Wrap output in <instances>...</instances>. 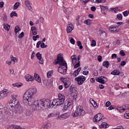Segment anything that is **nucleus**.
I'll list each match as a JSON object with an SVG mask.
<instances>
[{
    "instance_id": "obj_1",
    "label": "nucleus",
    "mask_w": 129,
    "mask_h": 129,
    "mask_svg": "<svg viewBox=\"0 0 129 129\" xmlns=\"http://www.w3.org/2000/svg\"><path fill=\"white\" fill-rule=\"evenodd\" d=\"M37 93L36 88H31L26 91L23 96V102L25 104H28L32 106L34 110L37 109L44 110L46 106L50 105V100L47 99H42L35 101L34 96Z\"/></svg>"
},
{
    "instance_id": "obj_2",
    "label": "nucleus",
    "mask_w": 129,
    "mask_h": 129,
    "mask_svg": "<svg viewBox=\"0 0 129 129\" xmlns=\"http://www.w3.org/2000/svg\"><path fill=\"white\" fill-rule=\"evenodd\" d=\"M12 101L9 102L8 104V107L10 109L15 113H19L22 114L24 112V108L20 103V100L18 99V95H12Z\"/></svg>"
},
{
    "instance_id": "obj_3",
    "label": "nucleus",
    "mask_w": 129,
    "mask_h": 129,
    "mask_svg": "<svg viewBox=\"0 0 129 129\" xmlns=\"http://www.w3.org/2000/svg\"><path fill=\"white\" fill-rule=\"evenodd\" d=\"M53 63L55 65L59 64V67L58 69L59 73L61 74H66V72H67V63L63 59V56H61V54L57 55V59L54 60Z\"/></svg>"
},
{
    "instance_id": "obj_4",
    "label": "nucleus",
    "mask_w": 129,
    "mask_h": 129,
    "mask_svg": "<svg viewBox=\"0 0 129 129\" xmlns=\"http://www.w3.org/2000/svg\"><path fill=\"white\" fill-rule=\"evenodd\" d=\"M64 101L65 96L60 93L58 95V98L52 100L51 103V101L49 100V106H46L45 108V109H47V108H50H50H52V107L56 108L58 105H63V104H64Z\"/></svg>"
},
{
    "instance_id": "obj_5",
    "label": "nucleus",
    "mask_w": 129,
    "mask_h": 129,
    "mask_svg": "<svg viewBox=\"0 0 129 129\" xmlns=\"http://www.w3.org/2000/svg\"><path fill=\"white\" fill-rule=\"evenodd\" d=\"M72 115L73 117H78V116H83V115H85L84 108L81 105L77 106L75 112H73Z\"/></svg>"
},
{
    "instance_id": "obj_6",
    "label": "nucleus",
    "mask_w": 129,
    "mask_h": 129,
    "mask_svg": "<svg viewBox=\"0 0 129 129\" xmlns=\"http://www.w3.org/2000/svg\"><path fill=\"white\" fill-rule=\"evenodd\" d=\"M10 113V115H13L14 112L12 110L11 108H9V105H8L7 107H5L4 108L0 109V114H3V115H6L7 113Z\"/></svg>"
},
{
    "instance_id": "obj_7",
    "label": "nucleus",
    "mask_w": 129,
    "mask_h": 129,
    "mask_svg": "<svg viewBox=\"0 0 129 129\" xmlns=\"http://www.w3.org/2000/svg\"><path fill=\"white\" fill-rule=\"evenodd\" d=\"M73 100L71 98H68L65 102L63 109L66 110L68 108H72L73 107Z\"/></svg>"
},
{
    "instance_id": "obj_8",
    "label": "nucleus",
    "mask_w": 129,
    "mask_h": 129,
    "mask_svg": "<svg viewBox=\"0 0 129 129\" xmlns=\"http://www.w3.org/2000/svg\"><path fill=\"white\" fill-rule=\"evenodd\" d=\"M75 80L78 82L79 85H82L84 83V81L86 80V78L84 76H79L75 78Z\"/></svg>"
},
{
    "instance_id": "obj_9",
    "label": "nucleus",
    "mask_w": 129,
    "mask_h": 129,
    "mask_svg": "<svg viewBox=\"0 0 129 129\" xmlns=\"http://www.w3.org/2000/svg\"><path fill=\"white\" fill-rule=\"evenodd\" d=\"M96 81L101 83V84H105V83L107 82L108 79L107 78L103 76H101L96 79Z\"/></svg>"
},
{
    "instance_id": "obj_10",
    "label": "nucleus",
    "mask_w": 129,
    "mask_h": 129,
    "mask_svg": "<svg viewBox=\"0 0 129 129\" xmlns=\"http://www.w3.org/2000/svg\"><path fill=\"white\" fill-rule=\"evenodd\" d=\"M103 118V115L101 113H98L93 118V121H94V122H99Z\"/></svg>"
},
{
    "instance_id": "obj_11",
    "label": "nucleus",
    "mask_w": 129,
    "mask_h": 129,
    "mask_svg": "<svg viewBox=\"0 0 129 129\" xmlns=\"http://www.w3.org/2000/svg\"><path fill=\"white\" fill-rule=\"evenodd\" d=\"M62 82L64 84L65 88H68L70 86V82H69V79L63 78L61 80Z\"/></svg>"
},
{
    "instance_id": "obj_12",
    "label": "nucleus",
    "mask_w": 129,
    "mask_h": 129,
    "mask_svg": "<svg viewBox=\"0 0 129 129\" xmlns=\"http://www.w3.org/2000/svg\"><path fill=\"white\" fill-rule=\"evenodd\" d=\"M8 95V92H7V90H4L0 92V99H4L5 97H7Z\"/></svg>"
},
{
    "instance_id": "obj_13",
    "label": "nucleus",
    "mask_w": 129,
    "mask_h": 129,
    "mask_svg": "<svg viewBox=\"0 0 129 129\" xmlns=\"http://www.w3.org/2000/svg\"><path fill=\"white\" fill-rule=\"evenodd\" d=\"M74 30V26H73V24H70L68 25V27L67 28V32L68 34L69 33H72V31Z\"/></svg>"
},
{
    "instance_id": "obj_14",
    "label": "nucleus",
    "mask_w": 129,
    "mask_h": 129,
    "mask_svg": "<svg viewBox=\"0 0 129 129\" xmlns=\"http://www.w3.org/2000/svg\"><path fill=\"white\" fill-rule=\"evenodd\" d=\"M25 78L27 82H32L34 80V77L31 76L30 75H26Z\"/></svg>"
},
{
    "instance_id": "obj_15",
    "label": "nucleus",
    "mask_w": 129,
    "mask_h": 129,
    "mask_svg": "<svg viewBox=\"0 0 129 129\" xmlns=\"http://www.w3.org/2000/svg\"><path fill=\"white\" fill-rule=\"evenodd\" d=\"M35 56L39 60V63L40 64H43L44 63V60L43 59H42V54L40 53V52H37Z\"/></svg>"
},
{
    "instance_id": "obj_16",
    "label": "nucleus",
    "mask_w": 129,
    "mask_h": 129,
    "mask_svg": "<svg viewBox=\"0 0 129 129\" xmlns=\"http://www.w3.org/2000/svg\"><path fill=\"white\" fill-rule=\"evenodd\" d=\"M117 28H118V26L117 25H111L109 27V31L113 32H116V31H117Z\"/></svg>"
},
{
    "instance_id": "obj_17",
    "label": "nucleus",
    "mask_w": 129,
    "mask_h": 129,
    "mask_svg": "<svg viewBox=\"0 0 129 129\" xmlns=\"http://www.w3.org/2000/svg\"><path fill=\"white\" fill-rule=\"evenodd\" d=\"M34 78H35V80H36V81L38 82V83H42V80H41V78L40 77V76H39V75H38L36 73H34Z\"/></svg>"
},
{
    "instance_id": "obj_18",
    "label": "nucleus",
    "mask_w": 129,
    "mask_h": 129,
    "mask_svg": "<svg viewBox=\"0 0 129 129\" xmlns=\"http://www.w3.org/2000/svg\"><path fill=\"white\" fill-rule=\"evenodd\" d=\"M81 71V68L80 67L77 70H75L74 72V73L73 74V76L74 77H77V76H78V75Z\"/></svg>"
},
{
    "instance_id": "obj_19",
    "label": "nucleus",
    "mask_w": 129,
    "mask_h": 129,
    "mask_svg": "<svg viewBox=\"0 0 129 129\" xmlns=\"http://www.w3.org/2000/svg\"><path fill=\"white\" fill-rule=\"evenodd\" d=\"M109 127V125L105 122L102 123V124L100 125V128H108Z\"/></svg>"
},
{
    "instance_id": "obj_20",
    "label": "nucleus",
    "mask_w": 129,
    "mask_h": 129,
    "mask_svg": "<svg viewBox=\"0 0 129 129\" xmlns=\"http://www.w3.org/2000/svg\"><path fill=\"white\" fill-rule=\"evenodd\" d=\"M100 7L102 14H105V12H106L108 10V7L107 6L104 7L102 5H101Z\"/></svg>"
},
{
    "instance_id": "obj_21",
    "label": "nucleus",
    "mask_w": 129,
    "mask_h": 129,
    "mask_svg": "<svg viewBox=\"0 0 129 129\" xmlns=\"http://www.w3.org/2000/svg\"><path fill=\"white\" fill-rule=\"evenodd\" d=\"M25 129L24 128H23L19 125H11L10 127L8 128V129Z\"/></svg>"
},
{
    "instance_id": "obj_22",
    "label": "nucleus",
    "mask_w": 129,
    "mask_h": 129,
    "mask_svg": "<svg viewBox=\"0 0 129 129\" xmlns=\"http://www.w3.org/2000/svg\"><path fill=\"white\" fill-rule=\"evenodd\" d=\"M25 5L27 7V8H28V10H32V7H31V3H30V1L25 0Z\"/></svg>"
},
{
    "instance_id": "obj_23",
    "label": "nucleus",
    "mask_w": 129,
    "mask_h": 129,
    "mask_svg": "<svg viewBox=\"0 0 129 129\" xmlns=\"http://www.w3.org/2000/svg\"><path fill=\"white\" fill-rule=\"evenodd\" d=\"M71 59L72 60V63L73 65H75L76 62H77V57H76V55H72L71 56Z\"/></svg>"
},
{
    "instance_id": "obj_24",
    "label": "nucleus",
    "mask_w": 129,
    "mask_h": 129,
    "mask_svg": "<svg viewBox=\"0 0 129 129\" xmlns=\"http://www.w3.org/2000/svg\"><path fill=\"white\" fill-rule=\"evenodd\" d=\"M70 116V112H67L62 115H61V118H63L64 119H66L68 117Z\"/></svg>"
},
{
    "instance_id": "obj_25",
    "label": "nucleus",
    "mask_w": 129,
    "mask_h": 129,
    "mask_svg": "<svg viewBox=\"0 0 129 129\" xmlns=\"http://www.w3.org/2000/svg\"><path fill=\"white\" fill-rule=\"evenodd\" d=\"M111 74L112 75H119V74H120V72L118 70H114L111 73Z\"/></svg>"
},
{
    "instance_id": "obj_26",
    "label": "nucleus",
    "mask_w": 129,
    "mask_h": 129,
    "mask_svg": "<svg viewBox=\"0 0 129 129\" xmlns=\"http://www.w3.org/2000/svg\"><path fill=\"white\" fill-rule=\"evenodd\" d=\"M4 29L6 31H10V29H11V26H10L8 24H4Z\"/></svg>"
},
{
    "instance_id": "obj_27",
    "label": "nucleus",
    "mask_w": 129,
    "mask_h": 129,
    "mask_svg": "<svg viewBox=\"0 0 129 129\" xmlns=\"http://www.w3.org/2000/svg\"><path fill=\"white\" fill-rule=\"evenodd\" d=\"M103 66L106 67V68H108L109 67V62L108 61H105L103 62Z\"/></svg>"
},
{
    "instance_id": "obj_28",
    "label": "nucleus",
    "mask_w": 129,
    "mask_h": 129,
    "mask_svg": "<svg viewBox=\"0 0 129 129\" xmlns=\"http://www.w3.org/2000/svg\"><path fill=\"white\" fill-rule=\"evenodd\" d=\"M52 75H53V71H49L47 73V78H51V76H52Z\"/></svg>"
},
{
    "instance_id": "obj_29",
    "label": "nucleus",
    "mask_w": 129,
    "mask_h": 129,
    "mask_svg": "<svg viewBox=\"0 0 129 129\" xmlns=\"http://www.w3.org/2000/svg\"><path fill=\"white\" fill-rule=\"evenodd\" d=\"M56 115H57V114H54L53 113H50L47 115V118L54 117V116H56Z\"/></svg>"
},
{
    "instance_id": "obj_30",
    "label": "nucleus",
    "mask_w": 129,
    "mask_h": 129,
    "mask_svg": "<svg viewBox=\"0 0 129 129\" xmlns=\"http://www.w3.org/2000/svg\"><path fill=\"white\" fill-rule=\"evenodd\" d=\"M20 6V3L16 2L14 6L13 9L14 10H17L18 8Z\"/></svg>"
},
{
    "instance_id": "obj_31",
    "label": "nucleus",
    "mask_w": 129,
    "mask_h": 129,
    "mask_svg": "<svg viewBox=\"0 0 129 129\" xmlns=\"http://www.w3.org/2000/svg\"><path fill=\"white\" fill-rule=\"evenodd\" d=\"M20 31H21V28H20V27L18 26H16L15 28V33L18 34Z\"/></svg>"
},
{
    "instance_id": "obj_32",
    "label": "nucleus",
    "mask_w": 129,
    "mask_h": 129,
    "mask_svg": "<svg viewBox=\"0 0 129 129\" xmlns=\"http://www.w3.org/2000/svg\"><path fill=\"white\" fill-rule=\"evenodd\" d=\"M13 86L14 87H17V88H19V87H22V86H23V84H19V83L14 84Z\"/></svg>"
},
{
    "instance_id": "obj_33",
    "label": "nucleus",
    "mask_w": 129,
    "mask_h": 129,
    "mask_svg": "<svg viewBox=\"0 0 129 129\" xmlns=\"http://www.w3.org/2000/svg\"><path fill=\"white\" fill-rule=\"evenodd\" d=\"M84 24H86L88 26L91 25V20H86L84 21Z\"/></svg>"
},
{
    "instance_id": "obj_34",
    "label": "nucleus",
    "mask_w": 129,
    "mask_h": 129,
    "mask_svg": "<svg viewBox=\"0 0 129 129\" xmlns=\"http://www.w3.org/2000/svg\"><path fill=\"white\" fill-rule=\"evenodd\" d=\"M128 104L127 105H123V106H122V108H123V111H125V110H128Z\"/></svg>"
},
{
    "instance_id": "obj_35",
    "label": "nucleus",
    "mask_w": 129,
    "mask_h": 129,
    "mask_svg": "<svg viewBox=\"0 0 129 129\" xmlns=\"http://www.w3.org/2000/svg\"><path fill=\"white\" fill-rule=\"evenodd\" d=\"M117 19L119 20V21H121V20H122V15L121 14H118L116 16Z\"/></svg>"
},
{
    "instance_id": "obj_36",
    "label": "nucleus",
    "mask_w": 129,
    "mask_h": 129,
    "mask_svg": "<svg viewBox=\"0 0 129 129\" xmlns=\"http://www.w3.org/2000/svg\"><path fill=\"white\" fill-rule=\"evenodd\" d=\"M43 84L45 86H49V85L50 84V83H49V81L47 80H45L44 81H43Z\"/></svg>"
},
{
    "instance_id": "obj_37",
    "label": "nucleus",
    "mask_w": 129,
    "mask_h": 129,
    "mask_svg": "<svg viewBox=\"0 0 129 129\" xmlns=\"http://www.w3.org/2000/svg\"><path fill=\"white\" fill-rule=\"evenodd\" d=\"M78 46L79 47V49H83V46H82V43H81V41H78L77 42Z\"/></svg>"
},
{
    "instance_id": "obj_38",
    "label": "nucleus",
    "mask_w": 129,
    "mask_h": 129,
    "mask_svg": "<svg viewBox=\"0 0 129 129\" xmlns=\"http://www.w3.org/2000/svg\"><path fill=\"white\" fill-rule=\"evenodd\" d=\"M117 110H118V111H119L120 112H122L123 111V108H122V106L121 107L117 106Z\"/></svg>"
},
{
    "instance_id": "obj_39",
    "label": "nucleus",
    "mask_w": 129,
    "mask_h": 129,
    "mask_svg": "<svg viewBox=\"0 0 129 129\" xmlns=\"http://www.w3.org/2000/svg\"><path fill=\"white\" fill-rule=\"evenodd\" d=\"M40 47H41V48L43 49L44 48H47V47H48V45H45V43L42 42L40 44Z\"/></svg>"
},
{
    "instance_id": "obj_40",
    "label": "nucleus",
    "mask_w": 129,
    "mask_h": 129,
    "mask_svg": "<svg viewBox=\"0 0 129 129\" xmlns=\"http://www.w3.org/2000/svg\"><path fill=\"white\" fill-rule=\"evenodd\" d=\"M11 61H13V62H14L15 63L18 62V60L17 59V58L16 57H11Z\"/></svg>"
},
{
    "instance_id": "obj_41",
    "label": "nucleus",
    "mask_w": 129,
    "mask_h": 129,
    "mask_svg": "<svg viewBox=\"0 0 129 129\" xmlns=\"http://www.w3.org/2000/svg\"><path fill=\"white\" fill-rule=\"evenodd\" d=\"M10 17L11 18H13V17H18V14H17L16 12H12Z\"/></svg>"
},
{
    "instance_id": "obj_42",
    "label": "nucleus",
    "mask_w": 129,
    "mask_h": 129,
    "mask_svg": "<svg viewBox=\"0 0 129 129\" xmlns=\"http://www.w3.org/2000/svg\"><path fill=\"white\" fill-rule=\"evenodd\" d=\"M39 38H40V35H36L32 37V39L33 41H37V39H39Z\"/></svg>"
},
{
    "instance_id": "obj_43",
    "label": "nucleus",
    "mask_w": 129,
    "mask_h": 129,
    "mask_svg": "<svg viewBox=\"0 0 129 129\" xmlns=\"http://www.w3.org/2000/svg\"><path fill=\"white\" fill-rule=\"evenodd\" d=\"M78 93L76 91L73 92V95L74 96V99H76V97L77 96Z\"/></svg>"
},
{
    "instance_id": "obj_44",
    "label": "nucleus",
    "mask_w": 129,
    "mask_h": 129,
    "mask_svg": "<svg viewBox=\"0 0 129 129\" xmlns=\"http://www.w3.org/2000/svg\"><path fill=\"white\" fill-rule=\"evenodd\" d=\"M91 46L92 47H95L96 46V41L94 40H92Z\"/></svg>"
},
{
    "instance_id": "obj_45",
    "label": "nucleus",
    "mask_w": 129,
    "mask_h": 129,
    "mask_svg": "<svg viewBox=\"0 0 129 129\" xmlns=\"http://www.w3.org/2000/svg\"><path fill=\"white\" fill-rule=\"evenodd\" d=\"M124 17H127V16H128L129 14V12L128 11H124L122 13Z\"/></svg>"
},
{
    "instance_id": "obj_46",
    "label": "nucleus",
    "mask_w": 129,
    "mask_h": 129,
    "mask_svg": "<svg viewBox=\"0 0 129 129\" xmlns=\"http://www.w3.org/2000/svg\"><path fill=\"white\" fill-rule=\"evenodd\" d=\"M24 36V32H22L19 35H18V38H19V39H22V38H23Z\"/></svg>"
},
{
    "instance_id": "obj_47",
    "label": "nucleus",
    "mask_w": 129,
    "mask_h": 129,
    "mask_svg": "<svg viewBox=\"0 0 129 129\" xmlns=\"http://www.w3.org/2000/svg\"><path fill=\"white\" fill-rule=\"evenodd\" d=\"M93 75H94V76H98V72L97 71V70H95L93 71Z\"/></svg>"
},
{
    "instance_id": "obj_48",
    "label": "nucleus",
    "mask_w": 129,
    "mask_h": 129,
    "mask_svg": "<svg viewBox=\"0 0 129 129\" xmlns=\"http://www.w3.org/2000/svg\"><path fill=\"white\" fill-rule=\"evenodd\" d=\"M83 74L84 75H85L86 76H87V75H88V74H89V71H84L83 72Z\"/></svg>"
},
{
    "instance_id": "obj_49",
    "label": "nucleus",
    "mask_w": 129,
    "mask_h": 129,
    "mask_svg": "<svg viewBox=\"0 0 129 129\" xmlns=\"http://www.w3.org/2000/svg\"><path fill=\"white\" fill-rule=\"evenodd\" d=\"M124 117L126 118V119H129V113H124Z\"/></svg>"
},
{
    "instance_id": "obj_50",
    "label": "nucleus",
    "mask_w": 129,
    "mask_h": 129,
    "mask_svg": "<svg viewBox=\"0 0 129 129\" xmlns=\"http://www.w3.org/2000/svg\"><path fill=\"white\" fill-rule=\"evenodd\" d=\"M80 66V61H78L77 63H76L74 66V68H78V67H79Z\"/></svg>"
},
{
    "instance_id": "obj_51",
    "label": "nucleus",
    "mask_w": 129,
    "mask_h": 129,
    "mask_svg": "<svg viewBox=\"0 0 129 129\" xmlns=\"http://www.w3.org/2000/svg\"><path fill=\"white\" fill-rule=\"evenodd\" d=\"M111 105V103L109 101H107L105 103V106H106V107H108V106H110Z\"/></svg>"
},
{
    "instance_id": "obj_52",
    "label": "nucleus",
    "mask_w": 129,
    "mask_h": 129,
    "mask_svg": "<svg viewBox=\"0 0 129 129\" xmlns=\"http://www.w3.org/2000/svg\"><path fill=\"white\" fill-rule=\"evenodd\" d=\"M120 56H121L122 57L124 56V55H125V53H124V52L123 51V50H121L120 51Z\"/></svg>"
},
{
    "instance_id": "obj_53",
    "label": "nucleus",
    "mask_w": 129,
    "mask_h": 129,
    "mask_svg": "<svg viewBox=\"0 0 129 129\" xmlns=\"http://www.w3.org/2000/svg\"><path fill=\"white\" fill-rule=\"evenodd\" d=\"M41 43H42V41H38L36 44V48H39L40 45H41Z\"/></svg>"
},
{
    "instance_id": "obj_54",
    "label": "nucleus",
    "mask_w": 129,
    "mask_h": 129,
    "mask_svg": "<svg viewBox=\"0 0 129 129\" xmlns=\"http://www.w3.org/2000/svg\"><path fill=\"white\" fill-rule=\"evenodd\" d=\"M70 42L73 44L75 45V40L73 38H71L70 39Z\"/></svg>"
},
{
    "instance_id": "obj_55",
    "label": "nucleus",
    "mask_w": 129,
    "mask_h": 129,
    "mask_svg": "<svg viewBox=\"0 0 129 129\" xmlns=\"http://www.w3.org/2000/svg\"><path fill=\"white\" fill-rule=\"evenodd\" d=\"M91 11H92V12H95V11H96V8L94 6H92L91 8Z\"/></svg>"
},
{
    "instance_id": "obj_56",
    "label": "nucleus",
    "mask_w": 129,
    "mask_h": 129,
    "mask_svg": "<svg viewBox=\"0 0 129 129\" xmlns=\"http://www.w3.org/2000/svg\"><path fill=\"white\" fill-rule=\"evenodd\" d=\"M108 110H112V109H114V106L111 105L108 108Z\"/></svg>"
},
{
    "instance_id": "obj_57",
    "label": "nucleus",
    "mask_w": 129,
    "mask_h": 129,
    "mask_svg": "<svg viewBox=\"0 0 129 129\" xmlns=\"http://www.w3.org/2000/svg\"><path fill=\"white\" fill-rule=\"evenodd\" d=\"M3 20L5 22H7V21H8V16H7L6 15H4V16L3 17Z\"/></svg>"
},
{
    "instance_id": "obj_58",
    "label": "nucleus",
    "mask_w": 129,
    "mask_h": 129,
    "mask_svg": "<svg viewBox=\"0 0 129 129\" xmlns=\"http://www.w3.org/2000/svg\"><path fill=\"white\" fill-rule=\"evenodd\" d=\"M101 60H102V57L100 55H99L98 56V61H99V62H101Z\"/></svg>"
},
{
    "instance_id": "obj_59",
    "label": "nucleus",
    "mask_w": 129,
    "mask_h": 129,
    "mask_svg": "<svg viewBox=\"0 0 129 129\" xmlns=\"http://www.w3.org/2000/svg\"><path fill=\"white\" fill-rule=\"evenodd\" d=\"M99 33L100 35H102V34H105V31H103V30H100Z\"/></svg>"
},
{
    "instance_id": "obj_60",
    "label": "nucleus",
    "mask_w": 129,
    "mask_h": 129,
    "mask_svg": "<svg viewBox=\"0 0 129 129\" xmlns=\"http://www.w3.org/2000/svg\"><path fill=\"white\" fill-rule=\"evenodd\" d=\"M32 35H33L34 36H35V35H37V34H38V32H37V30L32 31Z\"/></svg>"
},
{
    "instance_id": "obj_61",
    "label": "nucleus",
    "mask_w": 129,
    "mask_h": 129,
    "mask_svg": "<svg viewBox=\"0 0 129 129\" xmlns=\"http://www.w3.org/2000/svg\"><path fill=\"white\" fill-rule=\"evenodd\" d=\"M125 64H126V62H125V61H122L121 62L120 65L121 66H124V65H125Z\"/></svg>"
},
{
    "instance_id": "obj_62",
    "label": "nucleus",
    "mask_w": 129,
    "mask_h": 129,
    "mask_svg": "<svg viewBox=\"0 0 129 129\" xmlns=\"http://www.w3.org/2000/svg\"><path fill=\"white\" fill-rule=\"evenodd\" d=\"M35 52L33 51L31 56V59H34V57H35Z\"/></svg>"
},
{
    "instance_id": "obj_63",
    "label": "nucleus",
    "mask_w": 129,
    "mask_h": 129,
    "mask_svg": "<svg viewBox=\"0 0 129 129\" xmlns=\"http://www.w3.org/2000/svg\"><path fill=\"white\" fill-rule=\"evenodd\" d=\"M111 57L112 59H113V58H116V54L115 53L112 54L111 55Z\"/></svg>"
},
{
    "instance_id": "obj_64",
    "label": "nucleus",
    "mask_w": 129,
    "mask_h": 129,
    "mask_svg": "<svg viewBox=\"0 0 129 129\" xmlns=\"http://www.w3.org/2000/svg\"><path fill=\"white\" fill-rule=\"evenodd\" d=\"M93 106L94 107H97L98 105H97V104L95 102V101H94V104H93Z\"/></svg>"
}]
</instances>
